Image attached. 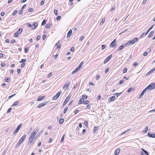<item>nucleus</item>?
Returning <instances> with one entry per match:
<instances>
[{
	"label": "nucleus",
	"instance_id": "49530a36",
	"mask_svg": "<svg viewBox=\"0 0 155 155\" xmlns=\"http://www.w3.org/2000/svg\"><path fill=\"white\" fill-rule=\"evenodd\" d=\"M127 71V68H124V69L123 70V73H126Z\"/></svg>",
	"mask_w": 155,
	"mask_h": 155
},
{
	"label": "nucleus",
	"instance_id": "c03bdc74",
	"mask_svg": "<svg viewBox=\"0 0 155 155\" xmlns=\"http://www.w3.org/2000/svg\"><path fill=\"white\" fill-rule=\"evenodd\" d=\"M132 87H130L127 90V92L128 93H129V92H130L132 91Z\"/></svg>",
	"mask_w": 155,
	"mask_h": 155
},
{
	"label": "nucleus",
	"instance_id": "9d476101",
	"mask_svg": "<svg viewBox=\"0 0 155 155\" xmlns=\"http://www.w3.org/2000/svg\"><path fill=\"white\" fill-rule=\"evenodd\" d=\"M116 40L114 39L112 41L110 45V46L112 48L116 47L117 46L116 44L115 43Z\"/></svg>",
	"mask_w": 155,
	"mask_h": 155
},
{
	"label": "nucleus",
	"instance_id": "864d4df0",
	"mask_svg": "<svg viewBox=\"0 0 155 155\" xmlns=\"http://www.w3.org/2000/svg\"><path fill=\"white\" fill-rule=\"evenodd\" d=\"M52 74L51 72H50L48 75V78H50L52 76Z\"/></svg>",
	"mask_w": 155,
	"mask_h": 155
},
{
	"label": "nucleus",
	"instance_id": "f3484780",
	"mask_svg": "<svg viewBox=\"0 0 155 155\" xmlns=\"http://www.w3.org/2000/svg\"><path fill=\"white\" fill-rule=\"evenodd\" d=\"M126 45L125 44H123L121 46H120L118 48V51H120Z\"/></svg>",
	"mask_w": 155,
	"mask_h": 155
},
{
	"label": "nucleus",
	"instance_id": "dca6fc26",
	"mask_svg": "<svg viewBox=\"0 0 155 155\" xmlns=\"http://www.w3.org/2000/svg\"><path fill=\"white\" fill-rule=\"evenodd\" d=\"M148 136L151 138H155V134H151L150 133H148Z\"/></svg>",
	"mask_w": 155,
	"mask_h": 155
},
{
	"label": "nucleus",
	"instance_id": "052dcab7",
	"mask_svg": "<svg viewBox=\"0 0 155 155\" xmlns=\"http://www.w3.org/2000/svg\"><path fill=\"white\" fill-rule=\"evenodd\" d=\"M100 77V75H97L96 77V80H98Z\"/></svg>",
	"mask_w": 155,
	"mask_h": 155
},
{
	"label": "nucleus",
	"instance_id": "a211bd4d",
	"mask_svg": "<svg viewBox=\"0 0 155 155\" xmlns=\"http://www.w3.org/2000/svg\"><path fill=\"white\" fill-rule=\"evenodd\" d=\"M45 97V96H39L38 99H37V101H41V100H42V99H44Z\"/></svg>",
	"mask_w": 155,
	"mask_h": 155
},
{
	"label": "nucleus",
	"instance_id": "ddd939ff",
	"mask_svg": "<svg viewBox=\"0 0 155 155\" xmlns=\"http://www.w3.org/2000/svg\"><path fill=\"white\" fill-rule=\"evenodd\" d=\"M38 128L35 129L33 130L31 134L35 135L38 131Z\"/></svg>",
	"mask_w": 155,
	"mask_h": 155
},
{
	"label": "nucleus",
	"instance_id": "4468645a",
	"mask_svg": "<svg viewBox=\"0 0 155 155\" xmlns=\"http://www.w3.org/2000/svg\"><path fill=\"white\" fill-rule=\"evenodd\" d=\"M139 39L138 38H135L134 39L132 40H131L132 42V45H133L136 42L138 41Z\"/></svg>",
	"mask_w": 155,
	"mask_h": 155
},
{
	"label": "nucleus",
	"instance_id": "6ab92c4d",
	"mask_svg": "<svg viewBox=\"0 0 155 155\" xmlns=\"http://www.w3.org/2000/svg\"><path fill=\"white\" fill-rule=\"evenodd\" d=\"M59 41H58L57 43L56 44V45H57V49H59L61 47V45L60 43H59Z\"/></svg>",
	"mask_w": 155,
	"mask_h": 155
},
{
	"label": "nucleus",
	"instance_id": "473e14b6",
	"mask_svg": "<svg viewBox=\"0 0 155 155\" xmlns=\"http://www.w3.org/2000/svg\"><path fill=\"white\" fill-rule=\"evenodd\" d=\"M142 150L143 152H144V153L145 154H146L147 155H149L148 152L147 151H146L143 149H142Z\"/></svg>",
	"mask_w": 155,
	"mask_h": 155
},
{
	"label": "nucleus",
	"instance_id": "4be33fe9",
	"mask_svg": "<svg viewBox=\"0 0 155 155\" xmlns=\"http://www.w3.org/2000/svg\"><path fill=\"white\" fill-rule=\"evenodd\" d=\"M120 151L119 149H117L115 151L114 154L115 155H117Z\"/></svg>",
	"mask_w": 155,
	"mask_h": 155
},
{
	"label": "nucleus",
	"instance_id": "c756f323",
	"mask_svg": "<svg viewBox=\"0 0 155 155\" xmlns=\"http://www.w3.org/2000/svg\"><path fill=\"white\" fill-rule=\"evenodd\" d=\"M122 93V92H120V93H116L113 94V95H114L116 96L117 97H118Z\"/></svg>",
	"mask_w": 155,
	"mask_h": 155
},
{
	"label": "nucleus",
	"instance_id": "1a4fd4ad",
	"mask_svg": "<svg viewBox=\"0 0 155 155\" xmlns=\"http://www.w3.org/2000/svg\"><path fill=\"white\" fill-rule=\"evenodd\" d=\"M112 57V54H111L108 57H107L104 61V64L106 63Z\"/></svg>",
	"mask_w": 155,
	"mask_h": 155
},
{
	"label": "nucleus",
	"instance_id": "58836bf2",
	"mask_svg": "<svg viewBox=\"0 0 155 155\" xmlns=\"http://www.w3.org/2000/svg\"><path fill=\"white\" fill-rule=\"evenodd\" d=\"M130 130V129H129L124 131V132H123L122 134H121V135H122L123 134H124L126 133L127 132H128V131Z\"/></svg>",
	"mask_w": 155,
	"mask_h": 155
},
{
	"label": "nucleus",
	"instance_id": "aec40b11",
	"mask_svg": "<svg viewBox=\"0 0 155 155\" xmlns=\"http://www.w3.org/2000/svg\"><path fill=\"white\" fill-rule=\"evenodd\" d=\"M154 32L153 31H152L150 32V33L149 34L148 37L149 38H151L154 34Z\"/></svg>",
	"mask_w": 155,
	"mask_h": 155
},
{
	"label": "nucleus",
	"instance_id": "e2e57ef3",
	"mask_svg": "<svg viewBox=\"0 0 155 155\" xmlns=\"http://www.w3.org/2000/svg\"><path fill=\"white\" fill-rule=\"evenodd\" d=\"M23 10H22V9H21L20 10H19L18 12V13L19 14H22V12H23V11H22Z\"/></svg>",
	"mask_w": 155,
	"mask_h": 155
},
{
	"label": "nucleus",
	"instance_id": "20e7f679",
	"mask_svg": "<svg viewBox=\"0 0 155 155\" xmlns=\"http://www.w3.org/2000/svg\"><path fill=\"white\" fill-rule=\"evenodd\" d=\"M61 91H59L56 94V95H55L53 98L52 100H56L60 96V95L61 94Z\"/></svg>",
	"mask_w": 155,
	"mask_h": 155
},
{
	"label": "nucleus",
	"instance_id": "e433bc0d",
	"mask_svg": "<svg viewBox=\"0 0 155 155\" xmlns=\"http://www.w3.org/2000/svg\"><path fill=\"white\" fill-rule=\"evenodd\" d=\"M50 24H47L45 25V27L46 28H50Z\"/></svg>",
	"mask_w": 155,
	"mask_h": 155
},
{
	"label": "nucleus",
	"instance_id": "69168bd1",
	"mask_svg": "<svg viewBox=\"0 0 155 155\" xmlns=\"http://www.w3.org/2000/svg\"><path fill=\"white\" fill-rule=\"evenodd\" d=\"M46 35H44L42 36V38L43 40H45L46 38Z\"/></svg>",
	"mask_w": 155,
	"mask_h": 155
},
{
	"label": "nucleus",
	"instance_id": "393cba45",
	"mask_svg": "<svg viewBox=\"0 0 155 155\" xmlns=\"http://www.w3.org/2000/svg\"><path fill=\"white\" fill-rule=\"evenodd\" d=\"M84 100L83 99V98H81L79 101L78 102V104H82L83 103H84Z\"/></svg>",
	"mask_w": 155,
	"mask_h": 155
},
{
	"label": "nucleus",
	"instance_id": "a18cd8bd",
	"mask_svg": "<svg viewBox=\"0 0 155 155\" xmlns=\"http://www.w3.org/2000/svg\"><path fill=\"white\" fill-rule=\"evenodd\" d=\"M10 79L9 78H7L5 79V81L6 82H8Z\"/></svg>",
	"mask_w": 155,
	"mask_h": 155
},
{
	"label": "nucleus",
	"instance_id": "2f4dec72",
	"mask_svg": "<svg viewBox=\"0 0 155 155\" xmlns=\"http://www.w3.org/2000/svg\"><path fill=\"white\" fill-rule=\"evenodd\" d=\"M22 31V29L21 28H19L17 32L18 34H21Z\"/></svg>",
	"mask_w": 155,
	"mask_h": 155
},
{
	"label": "nucleus",
	"instance_id": "774afa93",
	"mask_svg": "<svg viewBox=\"0 0 155 155\" xmlns=\"http://www.w3.org/2000/svg\"><path fill=\"white\" fill-rule=\"evenodd\" d=\"M25 65V63H23L21 65V67L22 68L24 67Z\"/></svg>",
	"mask_w": 155,
	"mask_h": 155
},
{
	"label": "nucleus",
	"instance_id": "79ce46f5",
	"mask_svg": "<svg viewBox=\"0 0 155 155\" xmlns=\"http://www.w3.org/2000/svg\"><path fill=\"white\" fill-rule=\"evenodd\" d=\"M91 104H88V105H87L86 106V109H89L91 108Z\"/></svg>",
	"mask_w": 155,
	"mask_h": 155
},
{
	"label": "nucleus",
	"instance_id": "8fccbe9b",
	"mask_svg": "<svg viewBox=\"0 0 155 155\" xmlns=\"http://www.w3.org/2000/svg\"><path fill=\"white\" fill-rule=\"evenodd\" d=\"M101 47V49L102 50H103L106 47V46L105 45H102Z\"/></svg>",
	"mask_w": 155,
	"mask_h": 155
},
{
	"label": "nucleus",
	"instance_id": "7c9ffc66",
	"mask_svg": "<svg viewBox=\"0 0 155 155\" xmlns=\"http://www.w3.org/2000/svg\"><path fill=\"white\" fill-rule=\"evenodd\" d=\"M105 19L104 18H103L101 20V21L100 22V25H102L103 23H104V21H105Z\"/></svg>",
	"mask_w": 155,
	"mask_h": 155
},
{
	"label": "nucleus",
	"instance_id": "f257e3e1",
	"mask_svg": "<svg viewBox=\"0 0 155 155\" xmlns=\"http://www.w3.org/2000/svg\"><path fill=\"white\" fill-rule=\"evenodd\" d=\"M147 90H151L155 89V83L150 84L146 87Z\"/></svg>",
	"mask_w": 155,
	"mask_h": 155
},
{
	"label": "nucleus",
	"instance_id": "5fc2aeb1",
	"mask_svg": "<svg viewBox=\"0 0 155 155\" xmlns=\"http://www.w3.org/2000/svg\"><path fill=\"white\" fill-rule=\"evenodd\" d=\"M15 39H13L10 41V43H11V44L15 42Z\"/></svg>",
	"mask_w": 155,
	"mask_h": 155
},
{
	"label": "nucleus",
	"instance_id": "37998d69",
	"mask_svg": "<svg viewBox=\"0 0 155 155\" xmlns=\"http://www.w3.org/2000/svg\"><path fill=\"white\" fill-rule=\"evenodd\" d=\"M18 12V11L17 10H15V11H14L13 12V13H12V15H15Z\"/></svg>",
	"mask_w": 155,
	"mask_h": 155
},
{
	"label": "nucleus",
	"instance_id": "a19ab883",
	"mask_svg": "<svg viewBox=\"0 0 155 155\" xmlns=\"http://www.w3.org/2000/svg\"><path fill=\"white\" fill-rule=\"evenodd\" d=\"M29 48H25V53H27L28 52V51L29 50Z\"/></svg>",
	"mask_w": 155,
	"mask_h": 155
},
{
	"label": "nucleus",
	"instance_id": "338daca9",
	"mask_svg": "<svg viewBox=\"0 0 155 155\" xmlns=\"http://www.w3.org/2000/svg\"><path fill=\"white\" fill-rule=\"evenodd\" d=\"M109 71V69L108 68H107L105 70V73H107Z\"/></svg>",
	"mask_w": 155,
	"mask_h": 155
},
{
	"label": "nucleus",
	"instance_id": "cd10ccee",
	"mask_svg": "<svg viewBox=\"0 0 155 155\" xmlns=\"http://www.w3.org/2000/svg\"><path fill=\"white\" fill-rule=\"evenodd\" d=\"M98 127H95L94 129L93 130V132L94 133H95V132L98 130Z\"/></svg>",
	"mask_w": 155,
	"mask_h": 155
},
{
	"label": "nucleus",
	"instance_id": "4d7b16f0",
	"mask_svg": "<svg viewBox=\"0 0 155 155\" xmlns=\"http://www.w3.org/2000/svg\"><path fill=\"white\" fill-rule=\"evenodd\" d=\"M19 35V34L17 32H15L14 35V36L15 37H18Z\"/></svg>",
	"mask_w": 155,
	"mask_h": 155
},
{
	"label": "nucleus",
	"instance_id": "b1692460",
	"mask_svg": "<svg viewBox=\"0 0 155 155\" xmlns=\"http://www.w3.org/2000/svg\"><path fill=\"white\" fill-rule=\"evenodd\" d=\"M148 129V127L147 126H146L145 128V130L142 131V133L143 134H145V133H147V131Z\"/></svg>",
	"mask_w": 155,
	"mask_h": 155
},
{
	"label": "nucleus",
	"instance_id": "6e6d98bb",
	"mask_svg": "<svg viewBox=\"0 0 155 155\" xmlns=\"http://www.w3.org/2000/svg\"><path fill=\"white\" fill-rule=\"evenodd\" d=\"M29 27H32L31 25L29 23H27L26 24Z\"/></svg>",
	"mask_w": 155,
	"mask_h": 155
},
{
	"label": "nucleus",
	"instance_id": "13d9d810",
	"mask_svg": "<svg viewBox=\"0 0 155 155\" xmlns=\"http://www.w3.org/2000/svg\"><path fill=\"white\" fill-rule=\"evenodd\" d=\"M12 110V108H9L7 111V113H9L11 110Z\"/></svg>",
	"mask_w": 155,
	"mask_h": 155
},
{
	"label": "nucleus",
	"instance_id": "603ef678",
	"mask_svg": "<svg viewBox=\"0 0 155 155\" xmlns=\"http://www.w3.org/2000/svg\"><path fill=\"white\" fill-rule=\"evenodd\" d=\"M64 135L61 138V141L60 142H62L64 140Z\"/></svg>",
	"mask_w": 155,
	"mask_h": 155
},
{
	"label": "nucleus",
	"instance_id": "f03ea898",
	"mask_svg": "<svg viewBox=\"0 0 155 155\" xmlns=\"http://www.w3.org/2000/svg\"><path fill=\"white\" fill-rule=\"evenodd\" d=\"M26 137V135L25 134L21 138V139L19 140L16 146H19L24 140L25 138Z\"/></svg>",
	"mask_w": 155,
	"mask_h": 155
},
{
	"label": "nucleus",
	"instance_id": "4c0bfd02",
	"mask_svg": "<svg viewBox=\"0 0 155 155\" xmlns=\"http://www.w3.org/2000/svg\"><path fill=\"white\" fill-rule=\"evenodd\" d=\"M89 103V101L88 100H86L85 101H84V104H87Z\"/></svg>",
	"mask_w": 155,
	"mask_h": 155
},
{
	"label": "nucleus",
	"instance_id": "5701e85b",
	"mask_svg": "<svg viewBox=\"0 0 155 155\" xmlns=\"http://www.w3.org/2000/svg\"><path fill=\"white\" fill-rule=\"evenodd\" d=\"M72 33V30H70L68 33L67 37L68 38L70 37Z\"/></svg>",
	"mask_w": 155,
	"mask_h": 155
},
{
	"label": "nucleus",
	"instance_id": "423d86ee",
	"mask_svg": "<svg viewBox=\"0 0 155 155\" xmlns=\"http://www.w3.org/2000/svg\"><path fill=\"white\" fill-rule=\"evenodd\" d=\"M48 102V101H45L42 103L39 104L37 107L38 108H41L42 107L45 105H46Z\"/></svg>",
	"mask_w": 155,
	"mask_h": 155
},
{
	"label": "nucleus",
	"instance_id": "412c9836",
	"mask_svg": "<svg viewBox=\"0 0 155 155\" xmlns=\"http://www.w3.org/2000/svg\"><path fill=\"white\" fill-rule=\"evenodd\" d=\"M38 24L37 23V22H34L33 24V26H34L35 27L34 28H32V29H35L36 27L38 26Z\"/></svg>",
	"mask_w": 155,
	"mask_h": 155
},
{
	"label": "nucleus",
	"instance_id": "9b49d317",
	"mask_svg": "<svg viewBox=\"0 0 155 155\" xmlns=\"http://www.w3.org/2000/svg\"><path fill=\"white\" fill-rule=\"evenodd\" d=\"M115 98V96H112L108 98V101L109 102H111L113 101L114 100Z\"/></svg>",
	"mask_w": 155,
	"mask_h": 155
},
{
	"label": "nucleus",
	"instance_id": "2eb2a0df",
	"mask_svg": "<svg viewBox=\"0 0 155 155\" xmlns=\"http://www.w3.org/2000/svg\"><path fill=\"white\" fill-rule=\"evenodd\" d=\"M147 90V89L146 88H145L142 91V92H141V94H140V97H139L141 98V97L143 96V95L144 93L146 92V91Z\"/></svg>",
	"mask_w": 155,
	"mask_h": 155
},
{
	"label": "nucleus",
	"instance_id": "bb28decb",
	"mask_svg": "<svg viewBox=\"0 0 155 155\" xmlns=\"http://www.w3.org/2000/svg\"><path fill=\"white\" fill-rule=\"evenodd\" d=\"M126 46H127L130 45V44L132 45V42L131 41V40H130L128 41L127 43L126 44H125Z\"/></svg>",
	"mask_w": 155,
	"mask_h": 155
},
{
	"label": "nucleus",
	"instance_id": "09e8293b",
	"mask_svg": "<svg viewBox=\"0 0 155 155\" xmlns=\"http://www.w3.org/2000/svg\"><path fill=\"white\" fill-rule=\"evenodd\" d=\"M84 124L87 127H88V122L87 121H84Z\"/></svg>",
	"mask_w": 155,
	"mask_h": 155
},
{
	"label": "nucleus",
	"instance_id": "ea45409f",
	"mask_svg": "<svg viewBox=\"0 0 155 155\" xmlns=\"http://www.w3.org/2000/svg\"><path fill=\"white\" fill-rule=\"evenodd\" d=\"M54 14L55 15H58V10H54Z\"/></svg>",
	"mask_w": 155,
	"mask_h": 155
},
{
	"label": "nucleus",
	"instance_id": "0e129e2a",
	"mask_svg": "<svg viewBox=\"0 0 155 155\" xmlns=\"http://www.w3.org/2000/svg\"><path fill=\"white\" fill-rule=\"evenodd\" d=\"M84 38V36H81L79 39V41H82Z\"/></svg>",
	"mask_w": 155,
	"mask_h": 155
},
{
	"label": "nucleus",
	"instance_id": "c9c22d12",
	"mask_svg": "<svg viewBox=\"0 0 155 155\" xmlns=\"http://www.w3.org/2000/svg\"><path fill=\"white\" fill-rule=\"evenodd\" d=\"M87 96L86 95H83L82 96V98L83 99H85L87 98Z\"/></svg>",
	"mask_w": 155,
	"mask_h": 155
},
{
	"label": "nucleus",
	"instance_id": "f8f14e48",
	"mask_svg": "<svg viewBox=\"0 0 155 155\" xmlns=\"http://www.w3.org/2000/svg\"><path fill=\"white\" fill-rule=\"evenodd\" d=\"M70 84V82H68L66 84L64 85L63 87V88H66V89H68L69 87Z\"/></svg>",
	"mask_w": 155,
	"mask_h": 155
},
{
	"label": "nucleus",
	"instance_id": "39448f33",
	"mask_svg": "<svg viewBox=\"0 0 155 155\" xmlns=\"http://www.w3.org/2000/svg\"><path fill=\"white\" fill-rule=\"evenodd\" d=\"M22 124H20L17 127L16 130L13 131V134H15L19 130L20 128L22 127Z\"/></svg>",
	"mask_w": 155,
	"mask_h": 155
},
{
	"label": "nucleus",
	"instance_id": "680f3d73",
	"mask_svg": "<svg viewBox=\"0 0 155 155\" xmlns=\"http://www.w3.org/2000/svg\"><path fill=\"white\" fill-rule=\"evenodd\" d=\"M40 38H41V37L39 35L37 37L36 40L37 41H38L40 39Z\"/></svg>",
	"mask_w": 155,
	"mask_h": 155
},
{
	"label": "nucleus",
	"instance_id": "0eeeda50",
	"mask_svg": "<svg viewBox=\"0 0 155 155\" xmlns=\"http://www.w3.org/2000/svg\"><path fill=\"white\" fill-rule=\"evenodd\" d=\"M34 138V137L31 134L29 138V142H28V143L33 144L34 143V142H32V141Z\"/></svg>",
	"mask_w": 155,
	"mask_h": 155
},
{
	"label": "nucleus",
	"instance_id": "6e6552de",
	"mask_svg": "<svg viewBox=\"0 0 155 155\" xmlns=\"http://www.w3.org/2000/svg\"><path fill=\"white\" fill-rule=\"evenodd\" d=\"M71 97L69 95L66 98L64 103V104H63V106H62V107H64V106L65 105L67 104V103H68V101L70 99V98Z\"/></svg>",
	"mask_w": 155,
	"mask_h": 155
},
{
	"label": "nucleus",
	"instance_id": "3c124183",
	"mask_svg": "<svg viewBox=\"0 0 155 155\" xmlns=\"http://www.w3.org/2000/svg\"><path fill=\"white\" fill-rule=\"evenodd\" d=\"M61 17L60 16H58L56 18V19L57 20H59L61 19Z\"/></svg>",
	"mask_w": 155,
	"mask_h": 155
},
{
	"label": "nucleus",
	"instance_id": "72a5a7b5",
	"mask_svg": "<svg viewBox=\"0 0 155 155\" xmlns=\"http://www.w3.org/2000/svg\"><path fill=\"white\" fill-rule=\"evenodd\" d=\"M46 20L44 19L43 21L42 22L41 25H45L46 23Z\"/></svg>",
	"mask_w": 155,
	"mask_h": 155
},
{
	"label": "nucleus",
	"instance_id": "c85d7f7f",
	"mask_svg": "<svg viewBox=\"0 0 155 155\" xmlns=\"http://www.w3.org/2000/svg\"><path fill=\"white\" fill-rule=\"evenodd\" d=\"M64 119L63 118H61L60 119L59 121V123L60 124H62L64 122Z\"/></svg>",
	"mask_w": 155,
	"mask_h": 155
},
{
	"label": "nucleus",
	"instance_id": "de8ad7c7",
	"mask_svg": "<svg viewBox=\"0 0 155 155\" xmlns=\"http://www.w3.org/2000/svg\"><path fill=\"white\" fill-rule=\"evenodd\" d=\"M68 107H66L65 108V109L64 110L63 113L65 114L66 113V111L68 110Z\"/></svg>",
	"mask_w": 155,
	"mask_h": 155
},
{
	"label": "nucleus",
	"instance_id": "bf43d9fd",
	"mask_svg": "<svg viewBox=\"0 0 155 155\" xmlns=\"http://www.w3.org/2000/svg\"><path fill=\"white\" fill-rule=\"evenodd\" d=\"M33 9L31 8H29L28 10V11L29 12H33Z\"/></svg>",
	"mask_w": 155,
	"mask_h": 155
},
{
	"label": "nucleus",
	"instance_id": "7ed1b4c3",
	"mask_svg": "<svg viewBox=\"0 0 155 155\" xmlns=\"http://www.w3.org/2000/svg\"><path fill=\"white\" fill-rule=\"evenodd\" d=\"M83 63V61L81 62L78 66L77 68L76 69H75L72 72V74H74L81 67L82 64Z\"/></svg>",
	"mask_w": 155,
	"mask_h": 155
},
{
	"label": "nucleus",
	"instance_id": "a878e982",
	"mask_svg": "<svg viewBox=\"0 0 155 155\" xmlns=\"http://www.w3.org/2000/svg\"><path fill=\"white\" fill-rule=\"evenodd\" d=\"M18 104L19 102L18 101H16L11 106V107L17 106L18 105Z\"/></svg>",
	"mask_w": 155,
	"mask_h": 155
},
{
	"label": "nucleus",
	"instance_id": "f704fd0d",
	"mask_svg": "<svg viewBox=\"0 0 155 155\" xmlns=\"http://www.w3.org/2000/svg\"><path fill=\"white\" fill-rule=\"evenodd\" d=\"M26 61V60L25 59H21V61H19L20 63H23L24 62H25Z\"/></svg>",
	"mask_w": 155,
	"mask_h": 155
}]
</instances>
